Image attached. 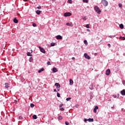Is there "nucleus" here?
Instances as JSON below:
<instances>
[{
	"label": "nucleus",
	"instance_id": "1",
	"mask_svg": "<svg viewBox=\"0 0 125 125\" xmlns=\"http://www.w3.org/2000/svg\"><path fill=\"white\" fill-rule=\"evenodd\" d=\"M94 10H95L96 12L98 13V14H101V10H100V8L98 6H95L94 8Z\"/></svg>",
	"mask_w": 125,
	"mask_h": 125
},
{
	"label": "nucleus",
	"instance_id": "2",
	"mask_svg": "<svg viewBox=\"0 0 125 125\" xmlns=\"http://www.w3.org/2000/svg\"><path fill=\"white\" fill-rule=\"evenodd\" d=\"M102 3L104 5V6H108V1L106 0H102Z\"/></svg>",
	"mask_w": 125,
	"mask_h": 125
},
{
	"label": "nucleus",
	"instance_id": "3",
	"mask_svg": "<svg viewBox=\"0 0 125 125\" xmlns=\"http://www.w3.org/2000/svg\"><path fill=\"white\" fill-rule=\"evenodd\" d=\"M55 85L58 91H59V90H60V87H61L60 84H59V83H56L55 84Z\"/></svg>",
	"mask_w": 125,
	"mask_h": 125
},
{
	"label": "nucleus",
	"instance_id": "4",
	"mask_svg": "<svg viewBox=\"0 0 125 125\" xmlns=\"http://www.w3.org/2000/svg\"><path fill=\"white\" fill-rule=\"evenodd\" d=\"M72 15V13L70 12H67L64 14V16L65 17H69V16H71Z\"/></svg>",
	"mask_w": 125,
	"mask_h": 125
},
{
	"label": "nucleus",
	"instance_id": "5",
	"mask_svg": "<svg viewBox=\"0 0 125 125\" xmlns=\"http://www.w3.org/2000/svg\"><path fill=\"white\" fill-rule=\"evenodd\" d=\"M39 48L40 51L41 52H42V53H45V50H44V49H43V48H42V47L39 46Z\"/></svg>",
	"mask_w": 125,
	"mask_h": 125
},
{
	"label": "nucleus",
	"instance_id": "6",
	"mask_svg": "<svg viewBox=\"0 0 125 125\" xmlns=\"http://www.w3.org/2000/svg\"><path fill=\"white\" fill-rule=\"evenodd\" d=\"M84 57H85V58H86V59H88V60H89L91 58L86 53H84Z\"/></svg>",
	"mask_w": 125,
	"mask_h": 125
},
{
	"label": "nucleus",
	"instance_id": "7",
	"mask_svg": "<svg viewBox=\"0 0 125 125\" xmlns=\"http://www.w3.org/2000/svg\"><path fill=\"white\" fill-rule=\"evenodd\" d=\"M110 74H111V70H110L109 69H108L105 71V74L106 75V76H109Z\"/></svg>",
	"mask_w": 125,
	"mask_h": 125
},
{
	"label": "nucleus",
	"instance_id": "8",
	"mask_svg": "<svg viewBox=\"0 0 125 125\" xmlns=\"http://www.w3.org/2000/svg\"><path fill=\"white\" fill-rule=\"evenodd\" d=\"M56 38L57 40H62L63 39V37L61 35H58L56 36Z\"/></svg>",
	"mask_w": 125,
	"mask_h": 125
},
{
	"label": "nucleus",
	"instance_id": "9",
	"mask_svg": "<svg viewBox=\"0 0 125 125\" xmlns=\"http://www.w3.org/2000/svg\"><path fill=\"white\" fill-rule=\"evenodd\" d=\"M66 25L69 26V27H73L74 26V24H73V23H72V22H70V23L67 22Z\"/></svg>",
	"mask_w": 125,
	"mask_h": 125
},
{
	"label": "nucleus",
	"instance_id": "10",
	"mask_svg": "<svg viewBox=\"0 0 125 125\" xmlns=\"http://www.w3.org/2000/svg\"><path fill=\"white\" fill-rule=\"evenodd\" d=\"M53 73H57L58 72V70H57V68L56 67H54L53 68Z\"/></svg>",
	"mask_w": 125,
	"mask_h": 125
},
{
	"label": "nucleus",
	"instance_id": "11",
	"mask_svg": "<svg viewBox=\"0 0 125 125\" xmlns=\"http://www.w3.org/2000/svg\"><path fill=\"white\" fill-rule=\"evenodd\" d=\"M94 120L93 118H89L87 119V121L89 122V123H93L94 122Z\"/></svg>",
	"mask_w": 125,
	"mask_h": 125
},
{
	"label": "nucleus",
	"instance_id": "12",
	"mask_svg": "<svg viewBox=\"0 0 125 125\" xmlns=\"http://www.w3.org/2000/svg\"><path fill=\"white\" fill-rule=\"evenodd\" d=\"M8 87H9V84L8 83H5V88L6 89H8Z\"/></svg>",
	"mask_w": 125,
	"mask_h": 125
},
{
	"label": "nucleus",
	"instance_id": "13",
	"mask_svg": "<svg viewBox=\"0 0 125 125\" xmlns=\"http://www.w3.org/2000/svg\"><path fill=\"white\" fill-rule=\"evenodd\" d=\"M74 83V81H73V80L70 79L69 80V85H72Z\"/></svg>",
	"mask_w": 125,
	"mask_h": 125
},
{
	"label": "nucleus",
	"instance_id": "14",
	"mask_svg": "<svg viewBox=\"0 0 125 125\" xmlns=\"http://www.w3.org/2000/svg\"><path fill=\"white\" fill-rule=\"evenodd\" d=\"M96 110H98V106H96L94 108L93 112L94 113H97V111Z\"/></svg>",
	"mask_w": 125,
	"mask_h": 125
},
{
	"label": "nucleus",
	"instance_id": "15",
	"mask_svg": "<svg viewBox=\"0 0 125 125\" xmlns=\"http://www.w3.org/2000/svg\"><path fill=\"white\" fill-rule=\"evenodd\" d=\"M121 94H122V95H125V90L124 89L123 90H122L120 92Z\"/></svg>",
	"mask_w": 125,
	"mask_h": 125
},
{
	"label": "nucleus",
	"instance_id": "16",
	"mask_svg": "<svg viewBox=\"0 0 125 125\" xmlns=\"http://www.w3.org/2000/svg\"><path fill=\"white\" fill-rule=\"evenodd\" d=\"M44 71V68H42L38 71V73H42V72H43Z\"/></svg>",
	"mask_w": 125,
	"mask_h": 125
},
{
	"label": "nucleus",
	"instance_id": "17",
	"mask_svg": "<svg viewBox=\"0 0 125 125\" xmlns=\"http://www.w3.org/2000/svg\"><path fill=\"white\" fill-rule=\"evenodd\" d=\"M13 21L14 23H16V24H17V23H18V20H17L16 18H15L13 20Z\"/></svg>",
	"mask_w": 125,
	"mask_h": 125
},
{
	"label": "nucleus",
	"instance_id": "18",
	"mask_svg": "<svg viewBox=\"0 0 125 125\" xmlns=\"http://www.w3.org/2000/svg\"><path fill=\"white\" fill-rule=\"evenodd\" d=\"M33 119H34V120H37V119H38V117L36 115H34L32 116Z\"/></svg>",
	"mask_w": 125,
	"mask_h": 125
},
{
	"label": "nucleus",
	"instance_id": "19",
	"mask_svg": "<svg viewBox=\"0 0 125 125\" xmlns=\"http://www.w3.org/2000/svg\"><path fill=\"white\" fill-rule=\"evenodd\" d=\"M120 28V29H124V24H123L122 23H121L120 25H119Z\"/></svg>",
	"mask_w": 125,
	"mask_h": 125
},
{
	"label": "nucleus",
	"instance_id": "20",
	"mask_svg": "<svg viewBox=\"0 0 125 125\" xmlns=\"http://www.w3.org/2000/svg\"><path fill=\"white\" fill-rule=\"evenodd\" d=\"M36 13L38 14V15H40V14H41V11L37 10L36 11Z\"/></svg>",
	"mask_w": 125,
	"mask_h": 125
},
{
	"label": "nucleus",
	"instance_id": "21",
	"mask_svg": "<svg viewBox=\"0 0 125 125\" xmlns=\"http://www.w3.org/2000/svg\"><path fill=\"white\" fill-rule=\"evenodd\" d=\"M59 120H60V121H62V120L63 118L62 117V116L60 115L58 117Z\"/></svg>",
	"mask_w": 125,
	"mask_h": 125
},
{
	"label": "nucleus",
	"instance_id": "22",
	"mask_svg": "<svg viewBox=\"0 0 125 125\" xmlns=\"http://www.w3.org/2000/svg\"><path fill=\"white\" fill-rule=\"evenodd\" d=\"M83 42L84 44H85L86 45H87L88 44V43H87V41L86 40H84Z\"/></svg>",
	"mask_w": 125,
	"mask_h": 125
},
{
	"label": "nucleus",
	"instance_id": "23",
	"mask_svg": "<svg viewBox=\"0 0 125 125\" xmlns=\"http://www.w3.org/2000/svg\"><path fill=\"white\" fill-rule=\"evenodd\" d=\"M116 37V35H110L109 36V38H111V39H114Z\"/></svg>",
	"mask_w": 125,
	"mask_h": 125
},
{
	"label": "nucleus",
	"instance_id": "24",
	"mask_svg": "<svg viewBox=\"0 0 125 125\" xmlns=\"http://www.w3.org/2000/svg\"><path fill=\"white\" fill-rule=\"evenodd\" d=\"M27 56H33V55L31 54L30 52H27Z\"/></svg>",
	"mask_w": 125,
	"mask_h": 125
},
{
	"label": "nucleus",
	"instance_id": "25",
	"mask_svg": "<svg viewBox=\"0 0 125 125\" xmlns=\"http://www.w3.org/2000/svg\"><path fill=\"white\" fill-rule=\"evenodd\" d=\"M120 40H122L123 41H125V37H120Z\"/></svg>",
	"mask_w": 125,
	"mask_h": 125
},
{
	"label": "nucleus",
	"instance_id": "26",
	"mask_svg": "<svg viewBox=\"0 0 125 125\" xmlns=\"http://www.w3.org/2000/svg\"><path fill=\"white\" fill-rule=\"evenodd\" d=\"M33 60H34V59H33V57H30L29 58V62H33Z\"/></svg>",
	"mask_w": 125,
	"mask_h": 125
},
{
	"label": "nucleus",
	"instance_id": "27",
	"mask_svg": "<svg viewBox=\"0 0 125 125\" xmlns=\"http://www.w3.org/2000/svg\"><path fill=\"white\" fill-rule=\"evenodd\" d=\"M90 86H91V88H90V89L91 90H92L93 89V84H91Z\"/></svg>",
	"mask_w": 125,
	"mask_h": 125
},
{
	"label": "nucleus",
	"instance_id": "28",
	"mask_svg": "<svg viewBox=\"0 0 125 125\" xmlns=\"http://www.w3.org/2000/svg\"><path fill=\"white\" fill-rule=\"evenodd\" d=\"M51 46H54L55 45V43L51 42L50 44Z\"/></svg>",
	"mask_w": 125,
	"mask_h": 125
},
{
	"label": "nucleus",
	"instance_id": "29",
	"mask_svg": "<svg viewBox=\"0 0 125 125\" xmlns=\"http://www.w3.org/2000/svg\"><path fill=\"white\" fill-rule=\"evenodd\" d=\"M30 107L31 108H34V107H35V104H30Z\"/></svg>",
	"mask_w": 125,
	"mask_h": 125
},
{
	"label": "nucleus",
	"instance_id": "30",
	"mask_svg": "<svg viewBox=\"0 0 125 125\" xmlns=\"http://www.w3.org/2000/svg\"><path fill=\"white\" fill-rule=\"evenodd\" d=\"M83 2L88 3V0H83Z\"/></svg>",
	"mask_w": 125,
	"mask_h": 125
},
{
	"label": "nucleus",
	"instance_id": "31",
	"mask_svg": "<svg viewBox=\"0 0 125 125\" xmlns=\"http://www.w3.org/2000/svg\"><path fill=\"white\" fill-rule=\"evenodd\" d=\"M68 3H73V0H68Z\"/></svg>",
	"mask_w": 125,
	"mask_h": 125
},
{
	"label": "nucleus",
	"instance_id": "32",
	"mask_svg": "<svg viewBox=\"0 0 125 125\" xmlns=\"http://www.w3.org/2000/svg\"><path fill=\"white\" fill-rule=\"evenodd\" d=\"M72 99V98H67L66 99V101H69V100H71Z\"/></svg>",
	"mask_w": 125,
	"mask_h": 125
},
{
	"label": "nucleus",
	"instance_id": "33",
	"mask_svg": "<svg viewBox=\"0 0 125 125\" xmlns=\"http://www.w3.org/2000/svg\"><path fill=\"white\" fill-rule=\"evenodd\" d=\"M86 28H87V29H89V28H90V27H89V24H86L85 26Z\"/></svg>",
	"mask_w": 125,
	"mask_h": 125
},
{
	"label": "nucleus",
	"instance_id": "34",
	"mask_svg": "<svg viewBox=\"0 0 125 125\" xmlns=\"http://www.w3.org/2000/svg\"><path fill=\"white\" fill-rule=\"evenodd\" d=\"M82 19H83V20H86V17L85 16L83 17Z\"/></svg>",
	"mask_w": 125,
	"mask_h": 125
},
{
	"label": "nucleus",
	"instance_id": "35",
	"mask_svg": "<svg viewBox=\"0 0 125 125\" xmlns=\"http://www.w3.org/2000/svg\"><path fill=\"white\" fill-rule=\"evenodd\" d=\"M32 26L33 27H37V24L34 23L32 24Z\"/></svg>",
	"mask_w": 125,
	"mask_h": 125
},
{
	"label": "nucleus",
	"instance_id": "36",
	"mask_svg": "<svg viewBox=\"0 0 125 125\" xmlns=\"http://www.w3.org/2000/svg\"><path fill=\"white\" fill-rule=\"evenodd\" d=\"M65 124L66 125H70V123H69V122L68 121L65 122Z\"/></svg>",
	"mask_w": 125,
	"mask_h": 125
},
{
	"label": "nucleus",
	"instance_id": "37",
	"mask_svg": "<svg viewBox=\"0 0 125 125\" xmlns=\"http://www.w3.org/2000/svg\"><path fill=\"white\" fill-rule=\"evenodd\" d=\"M14 103H15V104H17L18 103V102L17 101V100H14Z\"/></svg>",
	"mask_w": 125,
	"mask_h": 125
},
{
	"label": "nucleus",
	"instance_id": "38",
	"mask_svg": "<svg viewBox=\"0 0 125 125\" xmlns=\"http://www.w3.org/2000/svg\"><path fill=\"white\" fill-rule=\"evenodd\" d=\"M57 96L58 97H60V94L59 93H57Z\"/></svg>",
	"mask_w": 125,
	"mask_h": 125
},
{
	"label": "nucleus",
	"instance_id": "39",
	"mask_svg": "<svg viewBox=\"0 0 125 125\" xmlns=\"http://www.w3.org/2000/svg\"><path fill=\"white\" fill-rule=\"evenodd\" d=\"M122 4H121V3H119V4H118V6L119 7H122Z\"/></svg>",
	"mask_w": 125,
	"mask_h": 125
},
{
	"label": "nucleus",
	"instance_id": "40",
	"mask_svg": "<svg viewBox=\"0 0 125 125\" xmlns=\"http://www.w3.org/2000/svg\"><path fill=\"white\" fill-rule=\"evenodd\" d=\"M60 110H61V111H64V110H65V109H64V108L62 107V108H61L60 109Z\"/></svg>",
	"mask_w": 125,
	"mask_h": 125
},
{
	"label": "nucleus",
	"instance_id": "41",
	"mask_svg": "<svg viewBox=\"0 0 125 125\" xmlns=\"http://www.w3.org/2000/svg\"><path fill=\"white\" fill-rule=\"evenodd\" d=\"M19 120H22L23 119V117H22V116H19Z\"/></svg>",
	"mask_w": 125,
	"mask_h": 125
},
{
	"label": "nucleus",
	"instance_id": "42",
	"mask_svg": "<svg viewBox=\"0 0 125 125\" xmlns=\"http://www.w3.org/2000/svg\"><path fill=\"white\" fill-rule=\"evenodd\" d=\"M38 9H42V6H39L37 7Z\"/></svg>",
	"mask_w": 125,
	"mask_h": 125
},
{
	"label": "nucleus",
	"instance_id": "43",
	"mask_svg": "<svg viewBox=\"0 0 125 125\" xmlns=\"http://www.w3.org/2000/svg\"><path fill=\"white\" fill-rule=\"evenodd\" d=\"M47 65H51V64L50 63V62H47Z\"/></svg>",
	"mask_w": 125,
	"mask_h": 125
},
{
	"label": "nucleus",
	"instance_id": "44",
	"mask_svg": "<svg viewBox=\"0 0 125 125\" xmlns=\"http://www.w3.org/2000/svg\"><path fill=\"white\" fill-rule=\"evenodd\" d=\"M54 92H57V90H56V89H54Z\"/></svg>",
	"mask_w": 125,
	"mask_h": 125
},
{
	"label": "nucleus",
	"instance_id": "45",
	"mask_svg": "<svg viewBox=\"0 0 125 125\" xmlns=\"http://www.w3.org/2000/svg\"><path fill=\"white\" fill-rule=\"evenodd\" d=\"M117 98H120V94H117Z\"/></svg>",
	"mask_w": 125,
	"mask_h": 125
},
{
	"label": "nucleus",
	"instance_id": "46",
	"mask_svg": "<svg viewBox=\"0 0 125 125\" xmlns=\"http://www.w3.org/2000/svg\"><path fill=\"white\" fill-rule=\"evenodd\" d=\"M62 106H63V104H60L59 107H61Z\"/></svg>",
	"mask_w": 125,
	"mask_h": 125
},
{
	"label": "nucleus",
	"instance_id": "47",
	"mask_svg": "<svg viewBox=\"0 0 125 125\" xmlns=\"http://www.w3.org/2000/svg\"><path fill=\"white\" fill-rule=\"evenodd\" d=\"M108 46L109 47H111V44H110V43H108Z\"/></svg>",
	"mask_w": 125,
	"mask_h": 125
},
{
	"label": "nucleus",
	"instance_id": "48",
	"mask_svg": "<svg viewBox=\"0 0 125 125\" xmlns=\"http://www.w3.org/2000/svg\"><path fill=\"white\" fill-rule=\"evenodd\" d=\"M114 98H117V95H113Z\"/></svg>",
	"mask_w": 125,
	"mask_h": 125
},
{
	"label": "nucleus",
	"instance_id": "49",
	"mask_svg": "<svg viewBox=\"0 0 125 125\" xmlns=\"http://www.w3.org/2000/svg\"><path fill=\"white\" fill-rule=\"evenodd\" d=\"M122 83H123V84H125V81H122Z\"/></svg>",
	"mask_w": 125,
	"mask_h": 125
},
{
	"label": "nucleus",
	"instance_id": "50",
	"mask_svg": "<svg viewBox=\"0 0 125 125\" xmlns=\"http://www.w3.org/2000/svg\"><path fill=\"white\" fill-rule=\"evenodd\" d=\"M115 108V106H113L111 107V109H114Z\"/></svg>",
	"mask_w": 125,
	"mask_h": 125
},
{
	"label": "nucleus",
	"instance_id": "51",
	"mask_svg": "<svg viewBox=\"0 0 125 125\" xmlns=\"http://www.w3.org/2000/svg\"><path fill=\"white\" fill-rule=\"evenodd\" d=\"M84 122H87V119H85L84 120Z\"/></svg>",
	"mask_w": 125,
	"mask_h": 125
},
{
	"label": "nucleus",
	"instance_id": "52",
	"mask_svg": "<svg viewBox=\"0 0 125 125\" xmlns=\"http://www.w3.org/2000/svg\"><path fill=\"white\" fill-rule=\"evenodd\" d=\"M87 32H90V30L89 29H87Z\"/></svg>",
	"mask_w": 125,
	"mask_h": 125
},
{
	"label": "nucleus",
	"instance_id": "53",
	"mask_svg": "<svg viewBox=\"0 0 125 125\" xmlns=\"http://www.w3.org/2000/svg\"><path fill=\"white\" fill-rule=\"evenodd\" d=\"M72 60H75V57H72Z\"/></svg>",
	"mask_w": 125,
	"mask_h": 125
},
{
	"label": "nucleus",
	"instance_id": "54",
	"mask_svg": "<svg viewBox=\"0 0 125 125\" xmlns=\"http://www.w3.org/2000/svg\"><path fill=\"white\" fill-rule=\"evenodd\" d=\"M13 111H15V108H14L13 109Z\"/></svg>",
	"mask_w": 125,
	"mask_h": 125
},
{
	"label": "nucleus",
	"instance_id": "55",
	"mask_svg": "<svg viewBox=\"0 0 125 125\" xmlns=\"http://www.w3.org/2000/svg\"><path fill=\"white\" fill-rule=\"evenodd\" d=\"M23 1H28V0H23Z\"/></svg>",
	"mask_w": 125,
	"mask_h": 125
},
{
	"label": "nucleus",
	"instance_id": "56",
	"mask_svg": "<svg viewBox=\"0 0 125 125\" xmlns=\"http://www.w3.org/2000/svg\"><path fill=\"white\" fill-rule=\"evenodd\" d=\"M108 101H109V102H110V101H111V99H108Z\"/></svg>",
	"mask_w": 125,
	"mask_h": 125
}]
</instances>
